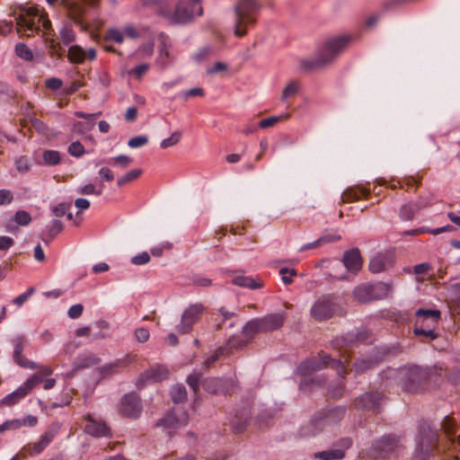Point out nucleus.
Returning <instances> with one entry per match:
<instances>
[{"mask_svg": "<svg viewBox=\"0 0 460 460\" xmlns=\"http://www.w3.org/2000/svg\"><path fill=\"white\" fill-rule=\"evenodd\" d=\"M345 361H341V359L332 358L330 355L325 353L324 351H320L318 353V357H312L306 358L302 361L296 367V374L304 376V380H302L299 384V388L302 391H306L309 386H319L321 387L326 382V378L324 376H316L312 378H308L314 372L322 370L327 367L336 370L338 376L341 377L339 381L329 385L328 393L331 397L334 399L341 398L345 391V383L343 379L347 374V369L345 367Z\"/></svg>", "mask_w": 460, "mask_h": 460, "instance_id": "f257e3e1", "label": "nucleus"}, {"mask_svg": "<svg viewBox=\"0 0 460 460\" xmlns=\"http://www.w3.org/2000/svg\"><path fill=\"white\" fill-rule=\"evenodd\" d=\"M430 375L431 369L417 365L387 368L381 374L382 385L386 388L394 381L407 393H419L426 388Z\"/></svg>", "mask_w": 460, "mask_h": 460, "instance_id": "f03ea898", "label": "nucleus"}, {"mask_svg": "<svg viewBox=\"0 0 460 460\" xmlns=\"http://www.w3.org/2000/svg\"><path fill=\"white\" fill-rule=\"evenodd\" d=\"M352 40V36L349 35L328 39L319 49L315 58L301 60V67L306 71H312L324 66L340 55Z\"/></svg>", "mask_w": 460, "mask_h": 460, "instance_id": "7ed1b4c3", "label": "nucleus"}, {"mask_svg": "<svg viewBox=\"0 0 460 460\" xmlns=\"http://www.w3.org/2000/svg\"><path fill=\"white\" fill-rule=\"evenodd\" d=\"M16 31L27 37H32L41 31L49 30L51 22L45 13H41L36 6H22L20 13L15 16Z\"/></svg>", "mask_w": 460, "mask_h": 460, "instance_id": "20e7f679", "label": "nucleus"}, {"mask_svg": "<svg viewBox=\"0 0 460 460\" xmlns=\"http://www.w3.org/2000/svg\"><path fill=\"white\" fill-rule=\"evenodd\" d=\"M441 318V313L437 309L420 308L415 312L413 333L421 341H434L438 338L435 329Z\"/></svg>", "mask_w": 460, "mask_h": 460, "instance_id": "39448f33", "label": "nucleus"}, {"mask_svg": "<svg viewBox=\"0 0 460 460\" xmlns=\"http://www.w3.org/2000/svg\"><path fill=\"white\" fill-rule=\"evenodd\" d=\"M261 4L256 0H238L234 7V35L243 37L247 33V26L256 23V13L261 9Z\"/></svg>", "mask_w": 460, "mask_h": 460, "instance_id": "423d86ee", "label": "nucleus"}, {"mask_svg": "<svg viewBox=\"0 0 460 460\" xmlns=\"http://www.w3.org/2000/svg\"><path fill=\"white\" fill-rule=\"evenodd\" d=\"M404 448L401 438L394 434L384 435L372 441L371 446L366 449V454L371 458L396 457Z\"/></svg>", "mask_w": 460, "mask_h": 460, "instance_id": "0eeeda50", "label": "nucleus"}, {"mask_svg": "<svg viewBox=\"0 0 460 460\" xmlns=\"http://www.w3.org/2000/svg\"><path fill=\"white\" fill-rule=\"evenodd\" d=\"M438 443V433L428 422L419 426V437L416 442L415 458L428 460Z\"/></svg>", "mask_w": 460, "mask_h": 460, "instance_id": "6e6552de", "label": "nucleus"}, {"mask_svg": "<svg viewBox=\"0 0 460 460\" xmlns=\"http://www.w3.org/2000/svg\"><path fill=\"white\" fill-rule=\"evenodd\" d=\"M392 286L385 282L367 283L356 287L353 290L354 298L361 303H368L375 300H381L389 295Z\"/></svg>", "mask_w": 460, "mask_h": 460, "instance_id": "1a4fd4ad", "label": "nucleus"}, {"mask_svg": "<svg viewBox=\"0 0 460 460\" xmlns=\"http://www.w3.org/2000/svg\"><path fill=\"white\" fill-rule=\"evenodd\" d=\"M61 423L58 421L51 422L41 434L39 440L34 443L25 445L22 453L24 456H37L42 453L56 438L61 430Z\"/></svg>", "mask_w": 460, "mask_h": 460, "instance_id": "9d476101", "label": "nucleus"}, {"mask_svg": "<svg viewBox=\"0 0 460 460\" xmlns=\"http://www.w3.org/2000/svg\"><path fill=\"white\" fill-rule=\"evenodd\" d=\"M189 422V415L186 411L180 408H173L159 419L155 424L162 428L164 432L171 436L175 430L185 427Z\"/></svg>", "mask_w": 460, "mask_h": 460, "instance_id": "9b49d317", "label": "nucleus"}, {"mask_svg": "<svg viewBox=\"0 0 460 460\" xmlns=\"http://www.w3.org/2000/svg\"><path fill=\"white\" fill-rule=\"evenodd\" d=\"M337 310V305L332 295H323L313 305L310 310L311 316L317 322L332 318Z\"/></svg>", "mask_w": 460, "mask_h": 460, "instance_id": "f8f14e48", "label": "nucleus"}, {"mask_svg": "<svg viewBox=\"0 0 460 460\" xmlns=\"http://www.w3.org/2000/svg\"><path fill=\"white\" fill-rule=\"evenodd\" d=\"M42 383V378L39 375H32L22 385H21L15 391L5 395L1 401L0 404L6 406H13L18 403L22 399L28 395L31 390L38 385Z\"/></svg>", "mask_w": 460, "mask_h": 460, "instance_id": "ddd939ff", "label": "nucleus"}, {"mask_svg": "<svg viewBox=\"0 0 460 460\" xmlns=\"http://www.w3.org/2000/svg\"><path fill=\"white\" fill-rule=\"evenodd\" d=\"M202 13L203 9L200 5V0L180 2L175 6L173 20L178 23H186L194 16H201Z\"/></svg>", "mask_w": 460, "mask_h": 460, "instance_id": "4468645a", "label": "nucleus"}, {"mask_svg": "<svg viewBox=\"0 0 460 460\" xmlns=\"http://www.w3.org/2000/svg\"><path fill=\"white\" fill-rule=\"evenodd\" d=\"M201 304L190 305L181 315V323L175 326L179 334H187L192 331L193 325L199 322L204 312Z\"/></svg>", "mask_w": 460, "mask_h": 460, "instance_id": "2eb2a0df", "label": "nucleus"}, {"mask_svg": "<svg viewBox=\"0 0 460 460\" xmlns=\"http://www.w3.org/2000/svg\"><path fill=\"white\" fill-rule=\"evenodd\" d=\"M353 445V439L349 437L339 438L334 442L332 447L316 452L314 454V458L321 460H341L346 456V451Z\"/></svg>", "mask_w": 460, "mask_h": 460, "instance_id": "dca6fc26", "label": "nucleus"}, {"mask_svg": "<svg viewBox=\"0 0 460 460\" xmlns=\"http://www.w3.org/2000/svg\"><path fill=\"white\" fill-rule=\"evenodd\" d=\"M385 400V396L379 392H367L358 396L354 400L352 406L356 410L371 411L379 413L381 411V405Z\"/></svg>", "mask_w": 460, "mask_h": 460, "instance_id": "f3484780", "label": "nucleus"}, {"mask_svg": "<svg viewBox=\"0 0 460 460\" xmlns=\"http://www.w3.org/2000/svg\"><path fill=\"white\" fill-rule=\"evenodd\" d=\"M142 403L139 395L131 392L126 394L120 402V413L129 419L137 420L142 413Z\"/></svg>", "mask_w": 460, "mask_h": 460, "instance_id": "a211bd4d", "label": "nucleus"}, {"mask_svg": "<svg viewBox=\"0 0 460 460\" xmlns=\"http://www.w3.org/2000/svg\"><path fill=\"white\" fill-rule=\"evenodd\" d=\"M84 419L87 421L84 432L94 438L111 437V428L102 420L95 419L92 414H86Z\"/></svg>", "mask_w": 460, "mask_h": 460, "instance_id": "6ab92c4d", "label": "nucleus"}, {"mask_svg": "<svg viewBox=\"0 0 460 460\" xmlns=\"http://www.w3.org/2000/svg\"><path fill=\"white\" fill-rule=\"evenodd\" d=\"M12 343L13 346V361L22 367L35 369L36 364L32 361H30L24 356H22V351L28 344V341L25 338V336L22 334L16 335L15 337L13 338Z\"/></svg>", "mask_w": 460, "mask_h": 460, "instance_id": "aec40b11", "label": "nucleus"}, {"mask_svg": "<svg viewBox=\"0 0 460 460\" xmlns=\"http://www.w3.org/2000/svg\"><path fill=\"white\" fill-rule=\"evenodd\" d=\"M394 263V255L390 252H378L369 261V270L372 273H380L392 268Z\"/></svg>", "mask_w": 460, "mask_h": 460, "instance_id": "412c9836", "label": "nucleus"}, {"mask_svg": "<svg viewBox=\"0 0 460 460\" xmlns=\"http://www.w3.org/2000/svg\"><path fill=\"white\" fill-rule=\"evenodd\" d=\"M68 59L73 64H83L87 59L93 61L96 59V50L93 48L85 50L79 45H73L68 49Z\"/></svg>", "mask_w": 460, "mask_h": 460, "instance_id": "4be33fe9", "label": "nucleus"}, {"mask_svg": "<svg viewBox=\"0 0 460 460\" xmlns=\"http://www.w3.org/2000/svg\"><path fill=\"white\" fill-rule=\"evenodd\" d=\"M38 424V418L34 415L28 414L23 418L7 420L0 424V433L7 430H17L22 427H35Z\"/></svg>", "mask_w": 460, "mask_h": 460, "instance_id": "5701e85b", "label": "nucleus"}, {"mask_svg": "<svg viewBox=\"0 0 460 460\" xmlns=\"http://www.w3.org/2000/svg\"><path fill=\"white\" fill-rule=\"evenodd\" d=\"M341 262L348 271L352 273L358 272L363 264L360 252L358 248L346 251L343 254Z\"/></svg>", "mask_w": 460, "mask_h": 460, "instance_id": "b1692460", "label": "nucleus"}, {"mask_svg": "<svg viewBox=\"0 0 460 460\" xmlns=\"http://www.w3.org/2000/svg\"><path fill=\"white\" fill-rule=\"evenodd\" d=\"M346 411V406L339 405L329 410L321 411L318 414L326 427L339 424L344 418Z\"/></svg>", "mask_w": 460, "mask_h": 460, "instance_id": "393cba45", "label": "nucleus"}, {"mask_svg": "<svg viewBox=\"0 0 460 460\" xmlns=\"http://www.w3.org/2000/svg\"><path fill=\"white\" fill-rule=\"evenodd\" d=\"M325 428V424L320 418L318 412L308 422L302 425L299 429L298 435L301 438H311L321 433Z\"/></svg>", "mask_w": 460, "mask_h": 460, "instance_id": "a878e982", "label": "nucleus"}, {"mask_svg": "<svg viewBox=\"0 0 460 460\" xmlns=\"http://www.w3.org/2000/svg\"><path fill=\"white\" fill-rule=\"evenodd\" d=\"M101 115V112L97 113H85L84 111H75V116L81 119H85L86 121H76L74 124V131L78 134H84L90 131L94 124L95 119Z\"/></svg>", "mask_w": 460, "mask_h": 460, "instance_id": "bb28decb", "label": "nucleus"}, {"mask_svg": "<svg viewBox=\"0 0 460 460\" xmlns=\"http://www.w3.org/2000/svg\"><path fill=\"white\" fill-rule=\"evenodd\" d=\"M285 313L270 314L260 317L264 332H273L280 329L285 322Z\"/></svg>", "mask_w": 460, "mask_h": 460, "instance_id": "cd10ccee", "label": "nucleus"}, {"mask_svg": "<svg viewBox=\"0 0 460 460\" xmlns=\"http://www.w3.org/2000/svg\"><path fill=\"white\" fill-rule=\"evenodd\" d=\"M429 202L420 199L418 201H411L403 205L399 211V217L402 220H412L414 216L422 208L428 207Z\"/></svg>", "mask_w": 460, "mask_h": 460, "instance_id": "c85d7f7f", "label": "nucleus"}, {"mask_svg": "<svg viewBox=\"0 0 460 460\" xmlns=\"http://www.w3.org/2000/svg\"><path fill=\"white\" fill-rule=\"evenodd\" d=\"M370 190L362 186H354L347 188L341 194V203L354 202L361 198L368 199Z\"/></svg>", "mask_w": 460, "mask_h": 460, "instance_id": "c756f323", "label": "nucleus"}, {"mask_svg": "<svg viewBox=\"0 0 460 460\" xmlns=\"http://www.w3.org/2000/svg\"><path fill=\"white\" fill-rule=\"evenodd\" d=\"M169 376V371L164 366H156L155 367H151L143 372L140 376L139 381H148V382H160L166 379Z\"/></svg>", "mask_w": 460, "mask_h": 460, "instance_id": "7c9ffc66", "label": "nucleus"}, {"mask_svg": "<svg viewBox=\"0 0 460 460\" xmlns=\"http://www.w3.org/2000/svg\"><path fill=\"white\" fill-rule=\"evenodd\" d=\"M251 417V411L249 408H243L241 411H237L234 415V418L231 421L233 431L235 434L243 433L248 425V421Z\"/></svg>", "mask_w": 460, "mask_h": 460, "instance_id": "2f4dec72", "label": "nucleus"}, {"mask_svg": "<svg viewBox=\"0 0 460 460\" xmlns=\"http://www.w3.org/2000/svg\"><path fill=\"white\" fill-rule=\"evenodd\" d=\"M101 362V358L92 352L79 354L74 360L73 367L75 370L84 369L95 366Z\"/></svg>", "mask_w": 460, "mask_h": 460, "instance_id": "473e14b6", "label": "nucleus"}, {"mask_svg": "<svg viewBox=\"0 0 460 460\" xmlns=\"http://www.w3.org/2000/svg\"><path fill=\"white\" fill-rule=\"evenodd\" d=\"M131 363L130 357L127 356L123 358L116 359L115 361L105 364L102 367V373L104 375H110L118 373L120 369L127 367Z\"/></svg>", "mask_w": 460, "mask_h": 460, "instance_id": "72a5a7b5", "label": "nucleus"}, {"mask_svg": "<svg viewBox=\"0 0 460 460\" xmlns=\"http://www.w3.org/2000/svg\"><path fill=\"white\" fill-rule=\"evenodd\" d=\"M259 332H264L260 317L250 320L243 327V334L250 340Z\"/></svg>", "mask_w": 460, "mask_h": 460, "instance_id": "f704fd0d", "label": "nucleus"}, {"mask_svg": "<svg viewBox=\"0 0 460 460\" xmlns=\"http://www.w3.org/2000/svg\"><path fill=\"white\" fill-rule=\"evenodd\" d=\"M377 363H378V359L374 358L373 357L361 358H358L354 362L353 367H354L357 374H361V373L365 372L366 370L373 368L374 367H376L377 365Z\"/></svg>", "mask_w": 460, "mask_h": 460, "instance_id": "c9c22d12", "label": "nucleus"}, {"mask_svg": "<svg viewBox=\"0 0 460 460\" xmlns=\"http://www.w3.org/2000/svg\"><path fill=\"white\" fill-rule=\"evenodd\" d=\"M232 282L236 286L248 288L250 289H257L262 286L261 283L257 282L253 278L242 275L234 277Z\"/></svg>", "mask_w": 460, "mask_h": 460, "instance_id": "e433bc0d", "label": "nucleus"}, {"mask_svg": "<svg viewBox=\"0 0 460 460\" xmlns=\"http://www.w3.org/2000/svg\"><path fill=\"white\" fill-rule=\"evenodd\" d=\"M59 35L62 42L66 46H68L75 40V33L70 22H66L63 24L59 31Z\"/></svg>", "mask_w": 460, "mask_h": 460, "instance_id": "4c0bfd02", "label": "nucleus"}, {"mask_svg": "<svg viewBox=\"0 0 460 460\" xmlns=\"http://www.w3.org/2000/svg\"><path fill=\"white\" fill-rule=\"evenodd\" d=\"M84 7L78 5L77 4H73L70 5L68 9V16L69 18L76 24L83 26L84 25Z\"/></svg>", "mask_w": 460, "mask_h": 460, "instance_id": "58836bf2", "label": "nucleus"}, {"mask_svg": "<svg viewBox=\"0 0 460 460\" xmlns=\"http://www.w3.org/2000/svg\"><path fill=\"white\" fill-rule=\"evenodd\" d=\"M15 55L24 61H32L34 58L31 49L22 42H19L14 47Z\"/></svg>", "mask_w": 460, "mask_h": 460, "instance_id": "ea45409f", "label": "nucleus"}, {"mask_svg": "<svg viewBox=\"0 0 460 460\" xmlns=\"http://www.w3.org/2000/svg\"><path fill=\"white\" fill-rule=\"evenodd\" d=\"M230 355V351H228V347H219L216 349V351L208 357L204 361V367L206 368L213 366L215 362H217L221 357H227Z\"/></svg>", "mask_w": 460, "mask_h": 460, "instance_id": "a19ab883", "label": "nucleus"}, {"mask_svg": "<svg viewBox=\"0 0 460 460\" xmlns=\"http://www.w3.org/2000/svg\"><path fill=\"white\" fill-rule=\"evenodd\" d=\"M171 398L174 403H180L187 399V391L184 385H176L171 389Z\"/></svg>", "mask_w": 460, "mask_h": 460, "instance_id": "79ce46f5", "label": "nucleus"}, {"mask_svg": "<svg viewBox=\"0 0 460 460\" xmlns=\"http://www.w3.org/2000/svg\"><path fill=\"white\" fill-rule=\"evenodd\" d=\"M42 158L44 163L50 166L58 165L61 161L60 154L57 150L44 151Z\"/></svg>", "mask_w": 460, "mask_h": 460, "instance_id": "37998d69", "label": "nucleus"}, {"mask_svg": "<svg viewBox=\"0 0 460 460\" xmlns=\"http://www.w3.org/2000/svg\"><path fill=\"white\" fill-rule=\"evenodd\" d=\"M142 174V170L140 169H134L129 172H128L125 175L121 176L118 179L117 184L119 187H122L136 179H137Z\"/></svg>", "mask_w": 460, "mask_h": 460, "instance_id": "c03bdc74", "label": "nucleus"}, {"mask_svg": "<svg viewBox=\"0 0 460 460\" xmlns=\"http://www.w3.org/2000/svg\"><path fill=\"white\" fill-rule=\"evenodd\" d=\"M412 0H385L381 7V12L386 13L398 9L399 7L411 3Z\"/></svg>", "mask_w": 460, "mask_h": 460, "instance_id": "a18cd8bd", "label": "nucleus"}, {"mask_svg": "<svg viewBox=\"0 0 460 460\" xmlns=\"http://www.w3.org/2000/svg\"><path fill=\"white\" fill-rule=\"evenodd\" d=\"M104 41H114L118 44H121L124 41V34L123 31H119L118 29H109L104 37Z\"/></svg>", "mask_w": 460, "mask_h": 460, "instance_id": "49530a36", "label": "nucleus"}, {"mask_svg": "<svg viewBox=\"0 0 460 460\" xmlns=\"http://www.w3.org/2000/svg\"><path fill=\"white\" fill-rule=\"evenodd\" d=\"M248 341L240 337H232L224 347H228V351H230L231 355L234 349H241L246 347Z\"/></svg>", "mask_w": 460, "mask_h": 460, "instance_id": "de8ad7c7", "label": "nucleus"}, {"mask_svg": "<svg viewBox=\"0 0 460 460\" xmlns=\"http://www.w3.org/2000/svg\"><path fill=\"white\" fill-rule=\"evenodd\" d=\"M13 222L18 226H28L31 222V216L25 210H18L13 216Z\"/></svg>", "mask_w": 460, "mask_h": 460, "instance_id": "09e8293b", "label": "nucleus"}, {"mask_svg": "<svg viewBox=\"0 0 460 460\" xmlns=\"http://www.w3.org/2000/svg\"><path fill=\"white\" fill-rule=\"evenodd\" d=\"M132 163V159L125 155H119L115 157H111L109 159V164L118 165L121 168H127Z\"/></svg>", "mask_w": 460, "mask_h": 460, "instance_id": "8fccbe9b", "label": "nucleus"}, {"mask_svg": "<svg viewBox=\"0 0 460 460\" xmlns=\"http://www.w3.org/2000/svg\"><path fill=\"white\" fill-rule=\"evenodd\" d=\"M217 311L218 314L222 317V320L217 323V330L218 331L222 329L223 324L226 321L236 316V314L234 312L228 311L225 306H221Z\"/></svg>", "mask_w": 460, "mask_h": 460, "instance_id": "3c124183", "label": "nucleus"}, {"mask_svg": "<svg viewBox=\"0 0 460 460\" xmlns=\"http://www.w3.org/2000/svg\"><path fill=\"white\" fill-rule=\"evenodd\" d=\"M281 279L285 285H290L293 282V277L297 275L295 269L281 268L279 270Z\"/></svg>", "mask_w": 460, "mask_h": 460, "instance_id": "603ef678", "label": "nucleus"}, {"mask_svg": "<svg viewBox=\"0 0 460 460\" xmlns=\"http://www.w3.org/2000/svg\"><path fill=\"white\" fill-rule=\"evenodd\" d=\"M181 137V131H175L169 137L164 138L161 142L160 146L163 149H166V148H168L170 146H172L176 145L180 141Z\"/></svg>", "mask_w": 460, "mask_h": 460, "instance_id": "864d4df0", "label": "nucleus"}, {"mask_svg": "<svg viewBox=\"0 0 460 460\" xmlns=\"http://www.w3.org/2000/svg\"><path fill=\"white\" fill-rule=\"evenodd\" d=\"M67 151L74 157H81L85 152L84 146L79 141L72 142Z\"/></svg>", "mask_w": 460, "mask_h": 460, "instance_id": "5fc2aeb1", "label": "nucleus"}, {"mask_svg": "<svg viewBox=\"0 0 460 460\" xmlns=\"http://www.w3.org/2000/svg\"><path fill=\"white\" fill-rule=\"evenodd\" d=\"M363 338L361 337L360 332L354 333H347L345 336L338 339L336 341L337 344H341L342 346H349V343H352L354 341H361Z\"/></svg>", "mask_w": 460, "mask_h": 460, "instance_id": "6e6d98bb", "label": "nucleus"}, {"mask_svg": "<svg viewBox=\"0 0 460 460\" xmlns=\"http://www.w3.org/2000/svg\"><path fill=\"white\" fill-rule=\"evenodd\" d=\"M298 84L296 82L289 83L284 89L281 94V99L285 100L288 97L295 96L298 92Z\"/></svg>", "mask_w": 460, "mask_h": 460, "instance_id": "4d7b16f0", "label": "nucleus"}, {"mask_svg": "<svg viewBox=\"0 0 460 460\" xmlns=\"http://www.w3.org/2000/svg\"><path fill=\"white\" fill-rule=\"evenodd\" d=\"M71 208V204L66 202H62L58 204L57 206H53L51 208V211L53 215L58 217H63L66 214L67 211Z\"/></svg>", "mask_w": 460, "mask_h": 460, "instance_id": "13d9d810", "label": "nucleus"}, {"mask_svg": "<svg viewBox=\"0 0 460 460\" xmlns=\"http://www.w3.org/2000/svg\"><path fill=\"white\" fill-rule=\"evenodd\" d=\"M63 230V223L59 219H54L49 228V236L53 239Z\"/></svg>", "mask_w": 460, "mask_h": 460, "instance_id": "bf43d9fd", "label": "nucleus"}, {"mask_svg": "<svg viewBox=\"0 0 460 460\" xmlns=\"http://www.w3.org/2000/svg\"><path fill=\"white\" fill-rule=\"evenodd\" d=\"M82 195H96L100 196L102 193V188L97 190L93 183H88L77 190Z\"/></svg>", "mask_w": 460, "mask_h": 460, "instance_id": "052dcab7", "label": "nucleus"}, {"mask_svg": "<svg viewBox=\"0 0 460 460\" xmlns=\"http://www.w3.org/2000/svg\"><path fill=\"white\" fill-rule=\"evenodd\" d=\"M148 143V137L146 136H137L134 137H131L128 145L131 148H138L141 147Z\"/></svg>", "mask_w": 460, "mask_h": 460, "instance_id": "680f3d73", "label": "nucleus"}, {"mask_svg": "<svg viewBox=\"0 0 460 460\" xmlns=\"http://www.w3.org/2000/svg\"><path fill=\"white\" fill-rule=\"evenodd\" d=\"M150 255L147 252H142L132 257L130 261L134 265H145L150 261Z\"/></svg>", "mask_w": 460, "mask_h": 460, "instance_id": "e2e57ef3", "label": "nucleus"}, {"mask_svg": "<svg viewBox=\"0 0 460 460\" xmlns=\"http://www.w3.org/2000/svg\"><path fill=\"white\" fill-rule=\"evenodd\" d=\"M200 376L201 375L199 374V373H193V374H190L188 377H187V384L189 385V386L193 390V392L195 394L198 393L199 391V380H200Z\"/></svg>", "mask_w": 460, "mask_h": 460, "instance_id": "0e129e2a", "label": "nucleus"}, {"mask_svg": "<svg viewBox=\"0 0 460 460\" xmlns=\"http://www.w3.org/2000/svg\"><path fill=\"white\" fill-rule=\"evenodd\" d=\"M33 292H34V288H30L26 292L14 297L13 299V303L17 305L18 306L22 305L29 299V297L33 294Z\"/></svg>", "mask_w": 460, "mask_h": 460, "instance_id": "69168bd1", "label": "nucleus"}, {"mask_svg": "<svg viewBox=\"0 0 460 460\" xmlns=\"http://www.w3.org/2000/svg\"><path fill=\"white\" fill-rule=\"evenodd\" d=\"M150 336L149 331L146 328L141 327L135 331V337L138 342L144 343L148 341Z\"/></svg>", "mask_w": 460, "mask_h": 460, "instance_id": "338daca9", "label": "nucleus"}, {"mask_svg": "<svg viewBox=\"0 0 460 460\" xmlns=\"http://www.w3.org/2000/svg\"><path fill=\"white\" fill-rule=\"evenodd\" d=\"M84 306L81 304L72 305L67 312V314L72 319H77L83 314Z\"/></svg>", "mask_w": 460, "mask_h": 460, "instance_id": "774afa93", "label": "nucleus"}]
</instances>
